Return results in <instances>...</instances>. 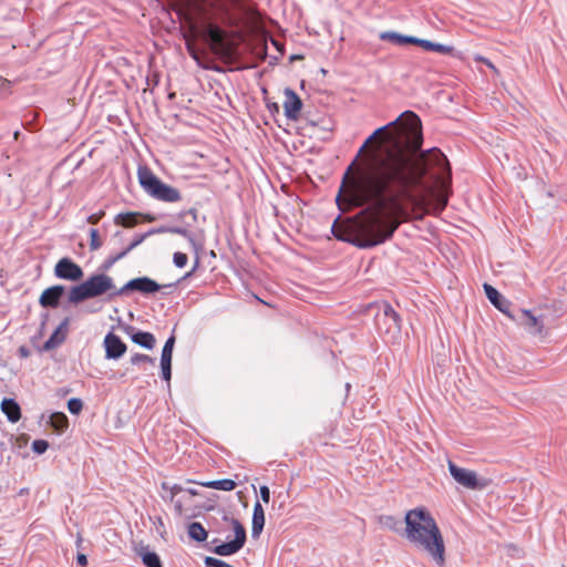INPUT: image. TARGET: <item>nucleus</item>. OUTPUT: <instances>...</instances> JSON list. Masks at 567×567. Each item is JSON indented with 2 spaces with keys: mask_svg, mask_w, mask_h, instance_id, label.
Masks as SVG:
<instances>
[{
  "mask_svg": "<svg viewBox=\"0 0 567 567\" xmlns=\"http://www.w3.org/2000/svg\"><path fill=\"white\" fill-rule=\"evenodd\" d=\"M351 388L350 383L346 384V389L349 390Z\"/></svg>",
  "mask_w": 567,
  "mask_h": 567,
  "instance_id": "nucleus-50",
  "label": "nucleus"
},
{
  "mask_svg": "<svg viewBox=\"0 0 567 567\" xmlns=\"http://www.w3.org/2000/svg\"><path fill=\"white\" fill-rule=\"evenodd\" d=\"M69 323H70V318H68V317L61 321V323L53 331V333L50 336V338L44 342L43 350H45V351L53 350L64 342V340L66 338Z\"/></svg>",
  "mask_w": 567,
  "mask_h": 567,
  "instance_id": "nucleus-17",
  "label": "nucleus"
},
{
  "mask_svg": "<svg viewBox=\"0 0 567 567\" xmlns=\"http://www.w3.org/2000/svg\"><path fill=\"white\" fill-rule=\"evenodd\" d=\"M105 357L107 359H120L126 351V344L113 332H109L104 338Z\"/></svg>",
  "mask_w": 567,
  "mask_h": 567,
  "instance_id": "nucleus-13",
  "label": "nucleus"
},
{
  "mask_svg": "<svg viewBox=\"0 0 567 567\" xmlns=\"http://www.w3.org/2000/svg\"><path fill=\"white\" fill-rule=\"evenodd\" d=\"M104 215V213H99V214H92L87 217V223L91 224V225H96L100 219L102 218V216Z\"/></svg>",
  "mask_w": 567,
  "mask_h": 567,
  "instance_id": "nucleus-40",
  "label": "nucleus"
},
{
  "mask_svg": "<svg viewBox=\"0 0 567 567\" xmlns=\"http://www.w3.org/2000/svg\"><path fill=\"white\" fill-rule=\"evenodd\" d=\"M102 247V240L99 235V230L95 228L90 229V249L92 251L97 250Z\"/></svg>",
  "mask_w": 567,
  "mask_h": 567,
  "instance_id": "nucleus-30",
  "label": "nucleus"
},
{
  "mask_svg": "<svg viewBox=\"0 0 567 567\" xmlns=\"http://www.w3.org/2000/svg\"><path fill=\"white\" fill-rule=\"evenodd\" d=\"M404 522L406 539L442 567L445 563L444 539L430 512L425 508L411 509L406 512Z\"/></svg>",
  "mask_w": 567,
  "mask_h": 567,
  "instance_id": "nucleus-3",
  "label": "nucleus"
},
{
  "mask_svg": "<svg viewBox=\"0 0 567 567\" xmlns=\"http://www.w3.org/2000/svg\"><path fill=\"white\" fill-rule=\"evenodd\" d=\"M138 555L146 567H163L159 556L155 551H150L146 547H142Z\"/></svg>",
  "mask_w": 567,
  "mask_h": 567,
  "instance_id": "nucleus-23",
  "label": "nucleus"
},
{
  "mask_svg": "<svg viewBox=\"0 0 567 567\" xmlns=\"http://www.w3.org/2000/svg\"><path fill=\"white\" fill-rule=\"evenodd\" d=\"M130 251L127 250V248H125L124 250H122L121 252L114 255V259L116 261L121 260L122 258H124Z\"/></svg>",
  "mask_w": 567,
  "mask_h": 567,
  "instance_id": "nucleus-43",
  "label": "nucleus"
},
{
  "mask_svg": "<svg viewBox=\"0 0 567 567\" xmlns=\"http://www.w3.org/2000/svg\"><path fill=\"white\" fill-rule=\"evenodd\" d=\"M485 295L487 299L491 301V303L497 308L501 312L506 315L508 318H511V315H513L514 310L512 309V303L503 297L499 291L494 288L493 286L488 284L483 285Z\"/></svg>",
  "mask_w": 567,
  "mask_h": 567,
  "instance_id": "nucleus-12",
  "label": "nucleus"
},
{
  "mask_svg": "<svg viewBox=\"0 0 567 567\" xmlns=\"http://www.w3.org/2000/svg\"><path fill=\"white\" fill-rule=\"evenodd\" d=\"M223 519L231 524L235 538L226 543H221L218 538H215L212 540V544L216 545L210 550L218 556H230L238 553L245 546L247 539L246 529L236 518H230L225 515Z\"/></svg>",
  "mask_w": 567,
  "mask_h": 567,
  "instance_id": "nucleus-7",
  "label": "nucleus"
},
{
  "mask_svg": "<svg viewBox=\"0 0 567 567\" xmlns=\"http://www.w3.org/2000/svg\"><path fill=\"white\" fill-rule=\"evenodd\" d=\"M1 411L11 423L18 422L21 417L20 405L13 399H3L1 402Z\"/></svg>",
  "mask_w": 567,
  "mask_h": 567,
  "instance_id": "nucleus-20",
  "label": "nucleus"
},
{
  "mask_svg": "<svg viewBox=\"0 0 567 567\" xmlns=\"http://www.w3.org/2000/svg\"><path fill=\"white\" fill-rule=\"evenodd\" d=\"M20 351H21L22 355H27V351L24 348H21Z\"/></svg>",
  "mask_w": 567,
  "mask_h": 567,
  "instance_id": "nucleus-48",
  "label": "nucleus"
},
{
  "mask_svg": "<svg viewBox=\"0 0 567 567\" xmlns=\"http://www.w3.org/2000/svg\"><path fill=\"white\" fill-rule=\"evenodd\" d=\"M239 0H183L181 14L219 56H231L235 48L223 25L234 22L231 8Z\"/></svg>",
  "mask_w": 567,
  "mask_h": 567,
  "instance_id": "nucleus-2",
  "label": "nucleus"
},
{
  "mask_svg": "<svg viewBox=\"0 0 567 567\" xmlns=\"http://www.w3.org/2000/svg\"><path fill=\"white\" fill-rule=\"evenodd\" d=\"M434 43L435 42H432L430 40L420 39V38H416V37L414 38V42H413L414 45H419V47L423 48L426 51H433Z\"/></svg>",
  "mask_w": 567,
  "mask_h": 567,
  "instance_id": "nucleus-36",
  "label": "nucleus"
},
{
  "mask_svg": "<svg viewBox=\"0 0 567 567\" xmlns=\"http://www.w3.org/2000/svg\"><path fill=\"white\" fill-rule=\"evenodd\" d=\"M449 471L460 485L468 489H484L488 485L486 478H478L474 471L460 467L451 461L449 462Z\"/></svg>",
  "mask_w": 567,
  "mask_h": 567,
  "instance_id": "nucleus-8",
  "label": "nucleus"
},
{
  "mask_svg": "<svg viewBox=\"0 0 567 567\" xmlns=\"http://www.w3.org/2000/svg\"><path fill=\"white\" fill-rule=\"evenodd\" d=\"M260 497L265 503H268L270 499V491L268 486H260Z\"/></svg>",
  "mask_w": 567,
  "mask_h": 567,
  "instance_id": "nucleus-39",
  "label": "nucleus"
},
{
  "mask_svg": "<svg viewBox=\"0 0 567 567\" xmlns=\"http://www.w3.org/2000/svg\"><path fill=\"white\" fill-rule=\"evenodd\" d=\"M114 288L112 277L105 274H95L70 289L69 302L79 305L87 299L100 297Z\"/></svg>",
  "mask_w": 567,
  "mask_h": 567,
  "instance_id": "nucleus-4",
  "label": "nucleus"
},
{
  "mask_svg": "<svg viewBox=\"0 0 567 567\" xmlns=\"http://www.w3.org/2000/svg\"><path fill=\"white\" fill-rule=\"evenodd\" d=\"M54 275L59 279L76 282L83 278L84 272L71 258L63 257L55 264Z\"/></svg>",
  "mask_w": 567,
  "mask_h": 567,
  "instance_id": "nucleus-11",
  "label": "nucleus"
},
{
  "mask_svg": "<svg viewBox=\"0 0 567 567\" xmlns=\"http://www.w3.org/2000/svg\"><path fill=\"white\" fill-rule=\"evenodd\" d=\"M286 100L284 102L285 115L289 120H297L302 107L301 99L291 89L285 90Z\"/></svg>",
  "mask_w": 567,
  "mask_h": 567,
  "instance_id": "nucleus-16",
  "label": "nucleus"
},
{
  "mask_svg": "<svg viewBox=\"0 0 567 567\" xmlns=\"http://www.w3.org/2000/svg\"><path fill=\"white\" fill-rule=\"evenodd\" d=\"M511 319L533 336H538L543 332L544 322L542 317L535 316L529 310L516 308L513 315H511Z\"/></svg>",
  "mask_w": 567,
  "mask_h": 567,
  "instance_id": "nucleus-9",
  "label": "nucleus"
},
{
  "mask_svg": "<svg viewBox=\"0 0 567 567\" xmlns=\"http://www.w3.org/2000/svg\"><path fill=\"white\" fill-rule=\"evenodd\" d=\"M82 542L81 537L78 538L76 543H78V546L80 545V543Z\"/></svg>",
  "mask_w": 567,
  "mask_h": 567,
  "instance_id": "nucleus-51",
  "label": "nucleus"
},
{
  "mask_svg": "<svg viewBox=\"0 0 567 567\" xmlns=\"http://www.w3.org/2000/svg\"><path fill=\"white\" fill-rule=\"evenodd\" d=\"M202 485L205 487H208V488H214V489L225 491V492L233 491L236 487V483L229 478L208 481V482L202 483Z\"/></svg>",
  "mask_w": 567,
  "mask_h": 567,
  "instance_id": "nucleus-24",
  "label": "nucleus"
},
{
  "mask_svg": "<svg viewBox=\"0 0 567 567\" xmlns=\"http://www.w3.org/2000/svg\"><path fill=\"white\" fill-rule=\"evenodd\" d=\"M380 524L391 530L399 532L401 529L402 523L394 516L383 515L380 517Z\"/></svg>",
  "mask_w": 567,
  "mask_h": 567,
  "instance_id": "nucleus-29",
  "label": "nucleus"
},
{
  "mask_svg": "<svg viewBox=\"0 0 567 567\" xmlns=\"http://www.w3.org/2000/svg\"><path fill=\"white\" fill-rule=\"evenodd\" d=\"M446 204H447V198L443 197L441 199V209H443L446 206Z\"/></svg>",
  "mask_w": 567,
  "mask_h": 567,
  "instance_id": "nucleus-47",
  "label": "nucleus"
},
{
  "mask_svg": "<svg viewBox=\"0 0 567 567\" xmlns=\"http://www.w3.org/2000/svg\"><path fill=\"white\" fill-rule=\"evenodd\" d=\"M480 60H481V61H483V62H484L488 68H491L492 70H494V71L496 70V69H495V66H494V64H493L489 60H487V59H485V58H480Z\"/></svg>",
  "mask_w": 567,
  "mask_h": 567,
  "instance_id": "nucleus-45",
  "label": "nucleus"
},
{
  "mask_svg": "<svg viewBox=\"0 0 567 567\" xmlns=\"http://www.w3.org/2000/svg\"><path fill=\"white\" fill-rule=\"evenodd\" d=\"M377 309L374 320L378 331L390 340H395L401 332L399 313L388 302L377 305Z\"/></svg>",
  "mask_w": 567,
  "mask_h": 567,
  "instance_id": "nucleus-6",
  "label": "nucleus"
},
{
  "mask_svg": "<svg viewBox=\"0 0 567 567\" xmlns=\"http://www.w3.org/2000/svg\"><path fill=\"white\" fill-rule=\"evenodd\" d=\"M50 424L55 431L63 432L68 427L69 421L64 413L55 412L50 417Z\"/></svg>",
  "mask_w": 567,
  "mask_h": 567,
  "instance_id": "nucleus-27",
  "label": "nucleus"
},
{
  "mask_svg": "<svg viewBox=\"0 0 567 567\" xmlns=\"http://www.w3.org/2000/svg\"><path fill=\"white\" fill-rule=\"evenodd\" d=\"M198 265H199V261H198V259H196L194 267L192 268V270H190V271H188V272H186V274H185V276L183 277V279H187V278H189V277L195 272V270L197 269Z\"/></svg>",
  "mask_w": 567,
  "mask_h": 567,
  "instance_id": "nucleus-44",
  "label": "nucleus"
},
{
  "mask_svg": "<svg viewBox=\"0 0 567 567\" xmlns=\"http://www.w3.org/2000/svg\"><path fill=\"white\" fill-rule=\"evenodd\" d=\"M175 344V337L171 336L163 349L161 354V369H162V378L169 382L172 379V358H173V349Z\"/></svg>",
  "mask_w": 567,
  "mask_h": 567,
  "instance_id": "nucleus-14",
  "label": "nucleus"
},
{
  "mask_svg": "<svg viewBox=\"0 0 567 567\" xmlns=\"http://www.w3.org/2000/svg\"><path fill=\"white\" fill-rule=\"evenodd\" d=\"M188 535L196 542H204L207 538L206 529L198 522H193L188 525Z\"/></svg>",
  "mask_w": 567,
  "mask_h": 567,
  "instance_id": "nucleus-25",
  "label": "nucleus"
},
{
  "mask_svg": "<svg viewBox=\"0 0 567 567\" xmlns=\"http://www.w3.org/2000/svg\"><path fill=\"white\" fill-rule=\"evenodd\" d=\"M49 447V443L45 440H34L32 442V451L37 454H43Z\"/></svg>",
  "mask_w": 567,
  "mask_h": 567,
  "instance_id": "nucleus-34",
  "label": "nucleus"
},
{
  "mask_svg": "<svg viewBox=\"0 0 567 567\" xmlns=\"http://www.w3.org/2000/svg\"><path fill=\"white\" fill-rule=\"evenodd\" d=\"M413 35H404L400 34L394 31H384L380 33V39L383 41H390L392 43H395L398 45H404V44H413L414 42Z\"/></svg>",
  "mask_w": 567,
  "mask_h": 567,
  "instance_id": "nucleus-21",
  "label": "nucleus"
},
{
  "mask_svg": "<svg viewBox=\"0 0 567 567\" xmlns=\"http://www.w3.org/2000/svg\"><path fill=\"white\" fill-rule=\"evenodd\" d=\"M187 255L181 251H177L173 255V262L177 268H183L187 264Z\"/></svg>",
  "mask_w": 567,
  "mask_h": 567,
  "instance_id": "nucleus-35",
  "label": "nucleus"
},
{
  "mask_svg": "<svg viewBox=\"0 0 567 567\" xmlns=\"http://www.w3.org/2000/svg\"><path fill=\"white\" fill-rule=\"evenodd\" d=\"M422 122L413 111L377 128L347 167L337 203L362 208L353 223L334 220L341 241L368 249L390 239L406 218V204L421 207L436 183L446 188L451 166L441 150L421 151Z\"/></svg>",
  "mask_w": 567,
  "mask_h": 567,
  "instance_id": "nucleus-1",
  "label": "nucleus"
},
{
  "mask_svg": "<svg viewBox=\"0 0 567 567\" xmlns=\"http://www.w3.org/2000/svg\"><path fill=\"white\" fill-rule=\"evenodd\" d=\"M205 567H234L226 561L215 558V557H206L205 560Z\"/></svg>",
  "mask_w": 567,
  "mask_h": 567,
  "instance_id": "nucleus-33",
  "label": "nucleus"
},
{
  "mask_svg": "<svg viewBox=\"0 0 567 567\" xmlns=\"http://www.w3.org/2000/svg\"><path fill=\"white\" fill-rule=\"evenodd\" d=\"M131 363L132 364H140V363L154 364L155 359H153L152 357H150L147 354L135 353L134 355L131 357Z\"/></svg>",
  "mask_w": 567,
  "mask_h": 567,
  "instance_id": "nucleus-32",
  "label": "nucleus"
},
{
  "mask_svg": "<svg viewBox=\"0 0 567 567\" xmlns=\"http://www.w3.org/2000/svg\"><path fill=\"white\" fill-rule=\"evenodd\" d=\"M137 176L142 188L153 198L165 203H176L182 199L177 188L163 183L150 168L140 167Z\"/></svg>",
  "mask_w": 567,
  "mask_h": 567,
  "instance_id": "nucleus-5",
  "label": "nucleus"
},
{
  "mask_svg": "<svg viewBox=\"0 0 567 567\" xmlns=\"http://www.w3.org/2000/svg\"><path fill=\"white\" fill-rule=\"evenodd\" d=\"M83 409V402L78 398L68 401V410L71 414H79Z\"/></svg>",
  "mask_w": 567,
  "mask_h": 567,
  "instance_id": "nucleus-31",
  "label": "nucleus"
},
{
  "mask_svg": "<svg viewBox=\"0 0 567 567\" xmlns=\"http://www.w3.org/2000/svg\"><path fill=\"white\" fill-rule=\"evenodd\" d=\"M65 292V288L62 285H54L45 290L40 296L39 303L43 308H56L60 305V300Z\"/></svg>",
  "mask_w": 567,
  "mask_h": 567,
  "instance_id": "nucleus-15",
  "label": "nucleus"
},
{
  "mask_svg": "<svg viewBox=\"0 0 567 567\" xmlns=\"http://www.w3.org/2000/svg\"><path fill=\"white\" fill-rule=\"evenodd\" d=\"M76 563L81 567H85L87 565V557L84 554L79 553L76 556Z\"/></svg>",
  "mask_w": 567,
  "mask_h": 567,
  "instance_id": "nucleus-41",
  "label": "nucleus"
},
{
  "mask_svg": "<svg viewBox=\"0 0 567 567\" xmlns=\"http://www.w3.org/2000/svg\"><path fill=\"white\" fill-rule=\"evenodd\" d=\"M152 234H148L145 233V234H142V235H138L134 238V240L126 247L128 251L133 250L135 247H137L138 245H141L148 236H151Z\"/></svg>",
  "mask_w": 567,
  "mask_h": 567,
  "instance_id": "nucleus-37",
  "label": "nucleus"
},
{
  "mask_svg": "<svg viewBox=\"0 0 567 567\" xmlns=\"http://www.w3.org/2000/svg\"><path fill=\"white\" fill-rule=\"evenodd\" d=\"M137 221V215L134 213L118 214L115 217V224L123 227H133Z\"/></svg>",
  "mask_w": 567,
  "mask_h": 567,
  "instance_id": "nucleus-28",
  "label": "nucleus"
},
{
  "mask_svg": "<svg viewBox=\"0 0 567 567\" xmlns=\"http://www.w3.org/2000/svg\"><path fill=\"white\" fill-rule=\"evenodd\" d=\"M433 51L434 52H439L441 54H452V52L454 51V48L451 47V45H445V44H441V43H436L435 42Z\"/></svg>",
  "mask_w": 567,
  "mask_h": 567,
  "instance_id": "nucleus-38",
  "label": "nucleus"
},
{
  "mask_svg": "<svg viewBox=\"0 0 567 567\" xmlns=\"http://www.w3.org/2000/svg\"><path fill=\"white\" fill-rule=\"evenodd\" d=\"M188 492H189V494H192V495H196V494H197V492H196L195 489H188Z\"/></svg>",
  "mask_w": 567,
  "mask_h": 567,
  "instance_id": "nucleus-49",
  "label": "nucleus"
},
{
  "mask_svg": "<svg viewBox=\"0 0 567 567\" xmlns=\"http://www.w3.org/2000/svg\"><path fill=\"white\" fill-rule=\"evenodd\" d=\"M186 47L189 55L197 62V64L204 69H210V66L206 63H204L202 59V52L199 49L196 48V45L192 41H186ZM212 70L220 71L219 68H212Z\"/></svg>",
  "mask_w": 567,
  "mask_h": 567,
  "instance_id": "nucleus-26",
  "label": "nucleus"
},
{
  "mask_svg": "<svg viewBox=\"0 0 567 567\" xmlns=\"http://www.w3.org/2000/svg\"><path fill=\"white\" fill-rule=\"evenodd\" d=\"M162 286L150 277H138L127 281L121 289L112 293V296L125 295L128 291H138L144 295H151L159 291Z\"/></svg>",
  "mask_w": 567,
  "mask_h": 567,
  "instance_id": "nucleus-10",
  "label": "nucleus"
},
{
  "mask_svg": "<svg viewBox=\"0 0 567 567\" xmlns=\"http://www.w3.org/2000/svg\"><path fill=\"white\" fill-rule=\"evenodd\" d=\"M163 233H171V234H176V235L183 236L197 250V245H196L195 238L188 229L183 228V227L173 226V227L153 228V229L148 230V234H163Z\"/></svg>",
  "mask_w": 567,
  "mask_h": 567,
  "instance_id": "nucleus-19",
  "label": "nucleus"
},
{
  "mask_svg": "<svg viewBox=\"0 0 567 567\" xmlns=\"http://www.w3.org/2000/svg\"><path fill=\"white\" fill-rule=\"evenodd\" d=\"M188 214L192 215L193 219L196 220L197 219V210L194 209V208H190L188 210Z\"/></svg>",
  "mask_w": 567,
  "mask_h": 567,
  "instance_id": "nucleus-46",
  "label": "nucleus"
},
{
  "mask_svg": "<svg viewBox=\"0 0 567 567\" xmlns=\"http://www.w3.org/2000/svg\"><path fill=\"white\" fill-rule=\"evenodd\" d=\"M131 339L134 343L145 348V349H153L155 346V337L151 332L146 331H134L131 334Z\"/></svg>",
  "mask_w": 567,
  "mask_h": 567,
  "instance_id": "nucleus-22",
  "label": "nucleus"
},
{
  "mask_svg": "<svg viewBox=\"0 0 567 567\" xmlns=\"http://www.w3.org/2000/svg\"><path fill=\"white\" fill-rule=\"evenodd\" d=\"M265 526V512L259 502L254 505L252 522H251V536L258 538Z\"/></svg>",
  "mask_w": 567,
  "mask_h": 567,
  "instance_id": "nucleus-18",
  "label": "nucleus"
},
{
  "mask_svg": "<svg viewBox=\"0 0 567 567\" xmlns=\"http://www.w3.org/2000/svg\"><path fill=\"white\" fill-rule=\"evenodd\" d=\"M115 262H117L113 256H110L103 264V269L107 270L111 268Z\"/></svg>",
  "mask_w": 567,
  "mask_h": 567,
  "instance_id": "nucleus-42",
  "label": "nucleus"
}]
</instances>
